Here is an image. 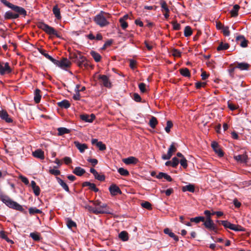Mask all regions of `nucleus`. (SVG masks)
<instances>
[{
  "mask_svg": "<svg viewBox=\"0 0 251 251\" xmlns=\"http://www.w3.org/2000/svg\"><path fill=\"white\" fill-rule=\"evenodd\" d=\"M0 1L5 6L12 9L17 13H14L11 11H7L4 15L5 19H15L19 17V14L24 16L26 15V11L25 10L21 7L15 5L6 0H0Z\"/></svg>",
  "mask_w": 251,
  "mask_h": 251,
  "instance_id": "f257e3e1",
  "label": "nucleus"
},
{
  "mask_svg": "<svg viewBox=\"0 0 251 251\" xmlns=\"http://www.w3.org/2000/svg\"><path fill=\"white\" fill-rule=\"evenodd\" d=\"M110 18V14L108 13L101 11L94 18L95 22L100 27L105 26L109 24L108 19Z\"/></svg>",
  "mask_w": 251,
  "mask_h": 251,
  "instance_id": "f03ea898",
  "label": "nucleus"
},
{
  "mask_svg": "<svg viewBox=\"0 0 251 251\" xmlns=\"http://www.w3.org/2000/svg\"><path fill=\"white\" fill-rule=\"evenodd\" d=\"M90 202L93 203L97 210L100 211V212H99V214L110 213L109 208L107 204L102 203L99 200L92 201Z\"/></svg>",
  "mask_w": 251,
  "mask_h": 251,
  "instance_id": "7ed1b4c3",
  "label": "nucleus"
},
{
  "mask_svg": "<svg viewBox=\"0 0 251 251\" xmlns=\"http://www.w3.org/2000/svg\"><path fill=\"white\" fill-rule=\"evenodd\" d=\"M1 201L9 207L22 211L24 209L22 205L18 203L17 202L12 201L9 197L3 196L1 197Z\"/></svg>",
  "mask_w": 251,
  "mask_h": 251,
  "instance_id": "20e7f679",
  "label": "nucleus"
},
{
  "mask_svg": "<svg viewBox=\"0 0 251 251\" xmlns=\"http://www.w3.org/2000/svg\"><path fill=\"white\" fill-rule=\"evenodd\" d=\"M37 26L42 29L47 34L50 35H54L57 37H60V36L58 34L57 32L55 29L51 26H49L47 24L44 23L40 22L37 24Z\"/></svg>",
  "mask_w": 251,
  "mask_h": 251,
  "instance_id": "39448f33",
  "label": "nucleus"
},
{
  "mask_svg": "<svg viewBox=\"0 0 251 251\" xmlns=\"http://www.w3.org/2000/svg\"><path fill=\"white\" fill-rule=\"evenodd\" d=\"M53 63L63 69L69 68L71 65V62L66 58H63L60 60L54 59Z\"/></svg>",
  "mask_w": 251,
  "mask_h": 251,
  "instance_id": "423d86ee",
  "label": "nucleus"
},
{
  "mask_svg": "<svg viewBox=\"0 0 251 251\" xmlns=\"http://www.w3.org/2000/svg\"><path fill=\"white\" fill-rule=\"evenodd\" d=\"M177 150L176 144L172 143L168 149V152L167 154H164L162 155V158L163 160H169L172 156L173 154L176 152Z\"/></svg>",
  "mask_w": 251,
  "mask_h": 251,
  "instance_id": "0eeeda50",
  "label": "nucleus"
},
{
  "mask_svg": "<svg viewBox=\"0 0 251 251\" xmlns=\"http://www.w3.org/2000/svg\"><path fill=\"white\" fill-rule=\"evenodd\" d=\"M11 71L12 70L10 67L8 63H0V74L1 75H4L6 74L10 73Z\"/></svg>",
  "mask_w": 251,
  "mask_h": 251,
  "instance_id": "6e6552de",
  "label": "nucleus"
},
{
  "mask_svg": "<svg viewBox=\"0 0 251 251\" xmlns=\"http://www.w3.org/2000/svg\"><path fill=\"white\" fill-rule=\"evenodd\" d=\"M203 225L209 230L216 232L217 228L211 218H206Z\"/></svg>",
  "mask_w": 251,
  "mask_h": 251,
  "instance_id": "1a4fd4ad",
  "label": "nucleus"
},
{
  "mask_svg": "<svg viewBox=\"0 0 251 251\" xmlns=\"http://www.w3.org/2000/svg\"><path fill=\"white\" fill-rule=\"evenodd\" d=\"M75 63L80 68H86L88 66V63L86 58L82 54L78 56V59L76 60Z\"/></svg>",
  "mask_w": 251,
  "mask_h": 251,
  "instance_id": "9d476101",
  "label": "nucleus"
},
{
  "mask_svg": "<svg viewBox=\"0 0 251 251\" xmlns=\"http://www.w3.org/2000/svg\"><path fill=\"white\" fill-rule=\"evenodd\" d=\"M98 78L104 87L108 88H110L111 87V83L110 82L108 77L106 75H100Z\"/></svg>",
  "mask_w": 251,
  "mask_h": 251,
  "instance_id": "9b49d317",
  "label": "nucleus"
},
{
  "mask_svg": "<svg viewBox=\"0 0 251 251\" xmlns=\"http://www.w3.org/2000/svg\"><path fill=\"white\" fill-rule=\"evenodd\" d=\"M110 194L112 196L117 195L118 194H121L122 192L118 186L115 184H112L109 188Z\"/></svg>",
  "mask_w": 251,
  "mask_h": 251,
  "instance_id": "f8f14e48",
  "label": "nucleus"
},
{
  "mask_svg": "<svg viewBox=\"0 0 251 251\" xmlns=\"http://www.w3.org/2000/svg\"><path fill=\"white\" fill-rule=\"evenodd\" d=\"M211 147L213 149L215 152L220 157L224 155V153L220 148L218 143L216 142H213L211 144Z\"/></svg>",
  "mask_w": 251,
  "mask_h": 251,
  "instance_id": "ddd939ff",
  "label": "nucleus"
},
{
  "mask_svg": "<svg viewBox=\"0 0 251 251\" xmlns=\"http://www.w3.org/2000/svg\"><path fill=\"white\" fill-rule=\"evenodd\" d=\"M0 117L6 122L10 123H12L13 120L9 117V115L6 111H0Z\"/></svg>",
  "mask_w": 251,
  "mask_h": 251,
  "instance_id": "4468645a",
  "label": "nucleus"
},
{
  "mask_svg": "<svg viewBox=\"0 0 251 251\" xmlns=\"http://www.w3.org/2000/svg\"><path fill=\"white\" fill-rule=\"evenodd\" d=\"M95 118V116L93 114L90 115L87 114H83L80 115V119L86 122L91 123Z\"/></svg>",
  "mask_w": 251,
  "mask_h": 251,
  "instance_id": "2eb2a0df",
  "label": "nucleus"
},
{
  "mask_svg": "<svg viewBox=\"0 0 251 251\" xmlns=\"http://www.w3.org/2000/svg\"><path fill=\"white\" fill-rule=\"evenodd\" d=\"M236 39L239 42L241 47L246 48L248 46V41L243 36H238L236 37Z\"/></svg>",
  "mask_w": 251,
  "mask_h": 251,
  "instance_id": "dca6fc26",
  "label": "nucleus"
},
{
  "mask_svg": "<svg viewBox=\"0 0 251 251\" xmlns=\"http://www.w3.org/2000/svg\"><path fill=\"white\" fill-rule=\"evenodd\" d=\"M123 161L126 165L135 164L138 162V160L135 157L130 156L123 159Z\"/></svg>",
  "mask_w": 251,
  "mask_h": 251,
  "instance_id": "f3484780",
  "label": "nucleus"
},
{
  "mask_svg": "<svg viewBox=\"0 0 251 251\" xmlns=\"http://www.w3.org/2000/svg\"><path fill=\"white\" fill-rule=\"evenodd\" d=\"M74 144L81 153H83L86 149H88L86 144H81L77 141L74 142Z\"/></svg>",
  "mask_w": 251,
  "mask_h": 251,
  "instance_id": "a211bd4d",
  "label": "nucleus"
},
{
  "mask_svg": "<svg viewBox=\"0 0 251 251\" xmlns=\"http://www.w3.org/2000/svg\"><path fill=\"white\" fill-rule=\"evenodd\" d=\"M32 155L34 157L39 158L40 159H44L45 158L44 152L41 149H38L32 152Z\"/></svg>",
  "mask_w": 251,
  "mask_h": 251,
  "instance_id": "6ab92c4d",
  "label": "nucleus"
},
{
  "mask_svg": "<svg viewBox=\"0 0 251 251\" xmlns=\"http://www.w3.org/2000/svg\"><path fill=\"white\" fill-rule=\"evenodd\" d=\"M164 233L168 234L170 237L174 239L176 242L178 241V237L173 233L171 229L166 228L164 229Z\"/></svg>",
  "mask_w": 251,
  "mask_h": 251,
  "instance_id": "aec40b11",
  "label": "nucleus"
},
{
  "mask_svg": "<svg viewBox=\"0 0 251 251\" xmlns=\"http://www.w3.org/2000/svg\"><path fill=\"white\" fill-rule=\"evenodd\" d=\"M31 185L35 195L38 196L40 194V189L39 187L36 185V182L33 180L31 181Z\"/></svg>",
  "mask_w": 251,
  "mask_h": 251,
  "instance_id": "412c9836",
  "label": "nucleus"
},
{
  "mask_svg": "<svg viewBox=\"0 0 251 251\" xmlns=\"http://www.w3.org/2000/svg\"><path fill=\"white\" fill-rule=\"evenodd\" d=\"M250 67V65L247 63L242 62L238 63L235 68H238L240 70H247Z\"/></svg>",
  "mask_w": 251,
  "mask_h": 251,
  "instance_id": "4be33fe9",
  "label": "nucleus"
},
{
  "mask_svg": "<svg viewBox=\"0 0 251 251\" xmlns=\"http://www.w3.org/2000/svg\"><path fill=\"white\" fill-rule=\"evenodd\" d=\"M234 158L236 161L241 163H243L246 162L247 159V155L246 154H243L234 156Z\"/></svg>",
  "mask_w": 251,
  "mask_h": 251,
  "instance_id": "5701e85b",
  "label": "nucleus"
},
{
  "mask_svg": "<svg viewBox=\"0 0 251 251\" xmlns=\"http://www.w3.org/2000/svg\"><path fill=\"white\" fill-rule=\"evenodd\" d=\"M156 177L159 179L164 178L165 179H166L169 182L172 181V178H171L170 176L164 173H159L158 175Z\"/></svg>",
  "mask_w": 251,
  "mask_h": 251,
  "instance_id": "b1692460",
  "label": "nucleus"
},
{
  "mask_svg": "<svg viewBox=\"0 0 251 251\" xmlns=\"http://www.w3.org/2000/svg\"><path fill=\"white\" fill-rule=\"evenodd\" d=\"M40 92V90L38 89H36L35 91L34 100L36 103H38L40 101L41 99Z\"/></svg>",
  "mask_w": 251,
  "mask_h": 251,
  "instance_id": "393cba45",
  "label": "nucleus"
},
{
  "mask_svg": "<svg viewBox=\"0 0 251 251\" xmlns=\"http://www.w3.org/2000/svg\"><path fill=\"white\" fill-rule=\"evenodd\" d=\"M73 173L78 176H81L85 173V171L84 169L76 167L74 170Z\"/></svg>",
  "mask_w": 251,
  "mask_h": 251,
  "instance_id": "a878e982",
  "label": "nucleus"
},
{
  "mask_svg": "<svg viewBox=\"0 0 251 251\" xmlns=\"http://www.w3.org/2000/svg\"><path fill=\"white\" fill-rule=\"evenodd\" d=\"M56 179L58 183L62 186V187L67 192H69V188L67 184L60 178L57 177Z\"/></svg>",
  "mask_w": 251,
  "mask_h": 251,
  "instance_id": "bb28decb",
  "label": "nucleus"
},
{
  "mask_svg": "<svg viewBox=\"0 0 251 251\" xmlns=\"http://www.w3.org/2000/svg\"><path fill=\"white\" fill-rule=\"evenodd\" d=\"M83 186H89L91 190H93L95 192H98L99 191L98 188L96 187V186L94 183H92L89 182H84L83 183Z\"/></svg>",
  "mask_w": 251,
  "mask_h": 251,
  "instance_id": "cd10ccee",
  "label": "nucleus"
},
{
  "mask_svg": "<svg viewBox=\"0 0 251 251\" xmlns=\"http://www.w3.org/2000/svg\"><path fill=\"white\" fill-rule=\"evenodd\" d=\"M52 11H53V13L55 17L57 19H60L61 18V16L60 15V9L58 8L57 5H55L53 7Z\"/></svg>",
  "mask_w": 251,
  "mask_h": 251,
  "instance_id": "c85d7f7f",
  "label": "nucleus"
},
{
  "mask_svg": "<svg viewBox=\"0 0 251 251\" xmlns=\"http://www.w3.org/2000/svg\"><path fill=\"white\" fill-rule=\"evenodd\" d=\"M38 50L41 54L44 55L46 58L48 59L50 61H51L52 63L53 61H54V59L51 56H50L48 53H47L45 50L41 49H39Z\"/></svg>",
  "mask_w": 251,
  "mask_h": 251,
  "instance_id": "c756f323",
  "label": "nucleus"
},
{
  "mask_svg": "<svg viewBox=\"0 0 251 251\" xmlns=\"http://www.w3.org/2000/svg\"><path fill=\"white\" fill-rule=\"evenodd\" d=\"M119 237L123 241H127L128 240V234L126 231H123L119 234Z\"/></svg>",
  "mask_w": 251,
  "mask_h": 251,
  "instance_id": "7c9ffc66",
  "label": "nucleus"
},
{
  "mask_svg": "<svg viewBox=\"0 0 251 251\" xmlns=\"http://www.w3.org/2000/svg\"><path fill=\"white\" fill-rule=\"evenodd\" d=\"M239 8L240 6L238 4H235L233 6L232 9L230 11V14L232 17H236L238 15Z\"/></svg>",
  "mask_w": 251,
  "mask_h": 251,
  "instance_id": "2f4dec72",
  "label": "nucleus"
},
{
  "mask_svg": "<svg viewBox=\"0 0 251 251\" xmlns=\"http://www.w3.org/2000/svg\"><path fill=\"white\" fill-rule=\"evenodd\" d=\"M58 105L61 108H68L70 106V103L68 100H63L59 102Z\"/></svg>",
  "mask_w": 251,
  "mask_h": 251,
  "instance_id": "473e14b6",
  "label": "nucleus"
},
{
  "mask_svg": "<svg viewBox=\"0 0 251 251\" xmlns=\"http://www.w3.org/2000/svg\"><path fill=\"white\" fill-rule=\"evenodd\" d=\"M158 122L157 119L155 117H151L149 122L150 126L152 128H154L157 125Z\"/></svg>",
  "mask_w": 251,
  "mask_h": 251,
  "instance_id": "72a5a7b5",
  "label": "nucleus"
},
{
  "mask_svg": "<svg viewBox=\"0 0 251 251\" xmlns=\"http://www.w3.org/2000/svg\"><path fill=\"white\" fill-rule=\"evenodd\" d=\"M229 47V46L228 44L223 43V42H221L217 47V50L218 51L228 49Z\"/></svg>",
  "mask_w": 251,
  "mask_h": 251,
  "instance_id": "f704fd0d",
  "label": "nucleus"
},
{
  "mask_svg": "<svg viewBox=\"0 0 251 251\" xmlns=\"http://www.w3.org/2000/svg\"><path fill=\"white\" fill-rule=\"evenodd\" d=\"M179 72L180 74L185 77H189L190 76V73L188 69L182 68L179 70Z\"/></svg>",
  "mask_w": 251,
  "mask_h": 251,
  "instance_id": "c9c22d12",
  "label": "nucleus"
},
{
  "mask_svg": "<svg viewBox=\"0 0 251 251\" xmlns=\"http://www.w3.org/2000/svg\"><path fill=\"white\" fill-rule=\"evenodd\" d=\"M90 54L93 57L95 61L97 62L100 61L101 57L99 53L96 52L95 51H91Z\"/></svg>",
  "mask_w": 251,
  "mask_h": 251,
  "instance_id": "e433bc0d",
  "label": "nucleus"
},
{
  "mask_svg": "<svg viewBox=\"0 0 251 251\" xmlns=\"http://www.w3.org/2000/svg\"><path fill=\"white\" fill-rule=\"evenodd\" d=\"M182 191L183 192L189 191L190 192H194L195 191V187L192 184H189L183 186L182 188Z\"/></svg>",
  "mask_w": 251,
  "mask_h": 251,
  "instance_id": "4c0bfd02",
  "label": "nucleus"
},
{
  "mask_svg": "<svg viewBox=\"0 0 251 251\" xmlns=\"http://www.w3.org/2000/svg\"><path fill=\"white\" fill-rule=\"evenodd\" d=\"M160 4L161 7L162 8V12L165 11V12H170V10L168 7V5H167L166 2L164 0H161L160 2Z\"/></svg>",
  "mask_w": 251,
  "mask_h": 251,
  "instance_id": "58836bf2",
  "label": "nucleus"
},
{
  "mask_svg": "<svg viewBox=\"0 0 251 251\" xmlns=\"http://www.w3.org/2000/svg\"><path fill=\"white\" fill-rule=\"evenodd\" d=\"M81 54V53L80 51L71 53L70 54V59H72L74 62H75L76 60L78 59V56Z\"/></svg>",
  "mask_w": 251,
  "mask_h": 251,
  "instance_id": "ea45409f",
  "label": "nucleus"
},
{
  "mask_svg": "<svg viewBox=\"0 0 251 251\" xmlns=\"http://www.w3.org/2000/svg\"><path fill=\"white\" fill-rule=\"evenodd\" d=\"M57 131L59 135H62L70 132V130L65 127H59L57 129Z\"/></svg>",
  "mask_w": 251,
  "mask_h": 251,
  "instance_id": "a19ab883",
  "label": "nucleus"
},
{
  "mask_svg": "<svg viewBox=\"0 0 251 251\" xmlns=\"http://www.w3.org/2000/svg\"><path fill=\"white\" fill-rule=\"evenodd\" d=\"M205 220V218L203 217L199 216L195 218H192L190 219V221L191 222H195L196 223H199L200 222H204Z\"/></svg>",
  "mask_w": 251,
  "mask_h": 251,
  "instance_id": "79ce46f5",
  "label": "nucleus"
},
{
  "mask_svg": "<svg viewBox=\"0 0 251 251\" xmlns=\"http://www.w3.org/2000/svg\"><path fill=\"white\" fill-rule=\"evenodd\" d=\"M184 34L185 37H189L192 34V30L190 26H187L185 27Z\"/></svg>",
  "mask_w": 251,
  "mask_h": 251,
  "instance_id": "37998d69",
  "label": "nucleus"
},
{
  "mask_svg": "<svg viewBox=\"0 0 251 251\" xmlns=\"http://www.w3.org/2000/svg\"><path fill=\"white\" fill-rule=\"evenodd\" d=\"M29 213L30 215H34L35 214L41 213L42 211L36 207H30L28 209Z\"/></svg>",
  "mask_w": 251,
  "mask_h": 251,
  "instance_id": "c03bdc74",
  "label": "nucleus"
},
{
  "mask_svg": "<svg viewBox=\"0 0 251 251\" xmlns=\"http://www.w3.org/2000/svg\"><path fill=\"white\" fill-rule=\"evenodd\" d=\"M230 229L233 230L234 231H243V227L240 226L236 225L233 224H231L230 227Z\"/></svg>",
  "mask_w": 251,
  "mask_h": 251,
  "instance_id": "a18cd8bd",
  "label": "nucleus"
},
{
  "mask_svg": "<svg viewBox=\"0 0 251 251\" xmlns=\"http://www.w3.org/2000/svg\"><path fill=\"white\" fill-rule=\"evenodd\" d=\"M118 172L121 175L123 176H127L129 175L128 171L123 168H120L118 170Z\"/></svg>",
  "mask_w": 251,
  "mask_h": 251,
  "instance_id": "49530a36",
  "label": "nucleus"
},
{
  "mask_svg": "<svg viewBox=\"0 0 251 251\" xmlns=\"http://www.w3.org/2000/svg\"><path fill=\"white\" fill-rule=\"evenodd\" d=\"M67 225L69 228L76 226L75 223L70 219H68L67 220Z\"/></svg>",
  "mask_w": 251,
  "mask_h": 251,
  "instance_id": "de8ad7c7",
  "label": "nucleus"
},
{
  "mask_svg": "<svg viewBox=\"0 0 251 251\" xmlns=\"http://www.w3.org/2000/svg\"><path fill=\"white\" fill-rule=\"evenodd\" d=\"M30 236L36 241H39L40 239V236L39 234L36 232H32L30 234Z\"/></svg>",
  "mask_w": 251,
  "mask_h": 251,
  "instance_id": "09e8293b",
  "label": "nucleus"
},
{
  "mask_svg": "<svg viewBox=\"0 0 251 251\" xmlns=\"http://www.w3.org/2000/svg\"><path fill=\"white\" fill-rule=\"evenodd\" d=\"M172 55L175 57L181 56V52L178 50L174 49L172 51Z\"/></svg>",
  "mask_w": 251,
  "mask_h": 251,
  "instance_id": "8fccbe9b",
  "label": "nucleus"
},
{
  "mask_svg": "<svg viewBox=\"0 0 251 251\" xmlns=\"http://www.w3.org/2000/svg\"><path fill=\"white\" fill-rule=\"evenodd\" d=\"M86 208H87L88 209V210L90 212H92V213L95 214H99V212H100V211H98L96 210V208H95V207H92L91 206H90V205H88L86 207Z\"/></svg>",
  "mask_w": 251,
  "mask_h": 251,
  "instance_id": "3c124183",
  "label": "nucleus"
},
{
  "mask_svg": "<svg viewBox=\"0 0 251 251\" xmlns=\"http://www.w3.org/2000/svg\"><path fill=\"white\" fill-rule=\"evenodd\" d=\"M141 206L143 207H144L146 209H147L148 210H151L152 208L151 204L148 201H145L144 202H142L141 203Z\"/></svg>",
  "mask_w": 251,
  "mask_h": 251,
  "instance_id": "603ef678",
  "label": "nucleus"
},
{
  "mask_svg": "<svg viewBox=\"0 0 251 251\" xmlns=\"http://www.w3.org/2000/svg\"><path fill=\"white\" fill-rule=\"evenodd\" d=\"M173 125L172 122L171 121H168L167 122V126H166L165 129L166 132L169 133L170 131V129L172 127Z\"/></svg>",
  "mask_w": 251,
  "mask_h": 251,
  "instance_id": "864d4df0",
  "label": "nucleus"
},
{
  "mask_svg": "<svg viewBox=\"0 0 251 251\" xmlns=\"http://www.w3.org/2000/svg\"><path fill=\"white\" fill-rule=\"evenodd\" d=\"M97 147L99 149L100 151H104L106 150V146L102 142L99 141L97 144Z\"/></svg>",
  "mask_w": 251,
  "mask_h": 251,
  "instance_id": "5fc2aeb1",
  "label": "nucleus"
},
{
  "mask_svg": "<svg viewBox=\"0 0 251 251\" xmlns=\"http://www.w3.org/2000/svg\"><path fill=\"white\" fill-rule=\"evenodd\" d=\"M171 161L172 162V167L173 168H176L178 165L179 162L178 159L176 157H173Z\"/></svg>",
  "mask_w": 251,
  "mask_h": 251,
  "instance_id": "6e6d98bb",
  "label": "nucleus"
},
{
  "mask_svg": "<svg viewBox=\"0 0 251 251\" xmlns=\"http://www.w3.org/2000/svg\"><path fill=\"white\" fill-rule=\"evenodd\" d=\"M180 165L184 168H186L188 166L187 161L184 157L183 158H181L180 160Z\"/></svg>",
  "mask_w": 251,
  "mask_h": 251,
  "instance_id": "4d7b16f0",
  "label": "nucleus"
},
{
  "mask_svg": "<svg viewBox=\"0 0 251 251\" xmlns=\"http://www.w3.org/2000/svg\"><path fill=\"white\" fill-rule=\"evenodd\" d=\"M171 24L173 25V29L175 30H178L180 29V25L176 21H173Z\"/></svg>",
  "mask_w": 251,
  "mask_h": 251,
  "instance_id": "13d9d810",
  "label": "nucleus"
},
{
  "mask_svg": "<svg viewBox=\"0 0 251 251\" xmlns=\"http://www.w3.org/2000/svg\"><path fill=\"white\" fill-rule=\"evenodd\" d=\"M95 178L100 181H104L105 179V176L103 175L99 174L97 172V175H94Z\"/></svg>",
  "mask_w": 251,
  "mask_h": 251,
  "instance_id": "bf43d9fd",
  "label": "nucleus"
},
{
  "mask_svg": "<svg viewBox=\"0 0 251 251\" xmlns=\"http://www.w3.org/2000/svg\"><path fill=\"white\" fill-rule=\"evenodd\" d=\"M119 22L120 23L121 26L123 29H126L128 26V24L124 21V19H120Z\"/></svg>",
  "mask_w": 251,
  "mask_h": 251,
  "instance_id": "052dcab7",
  "label": "nucleus"
},
{
  "mask_svg": "<svg viewBox=\"0 0 251 251\" xmlns=\"http://www.w3.org/2000/svg\"><path fill=\"white\" fill-rule=\"evenodd\" d=\"M87 161L88 162H90V163H91L92 165L94 167L98 163V161L97 159H95V158H88L87 159Z\"/></svg>",
  "mask_w": 251,
  "mask_h": 251,
  "instance_id": "680f3d73",
  "label": "nucleus"
},
{
  "mask_svg": "<svg viewBox=\"0 0 251 251\" xmlns=\"http://www.w3.org/2000/svg\"><path fill=\"white\" fill-rule=\"evenodd\" d=\"M222 225L225 227L227 228H229L231 223L228 222L227 221H220Z\"/></svg>",
  "mask_w": 251,
  "mask_h": 251,
  "instance_id": "e2e57ef3",
  "label": "nucleus"
},
{
  "mask_svg": "<svg viewBox=\"0 0 251 251\" xmlns=\"http://www.w3.org/2000/svg\"><path fill=\"white\" fill-rule=\"evenodd\" d=\"M139 88L140 91L142 93H145L146 90V84L144 83H141L139 84Z\"/></svg>",
  "mask_w": 251,
  "mask_h": 251,
  "instance_id": "0e129e2a",
  "label": "nucleus"
},
{
  "mask_svg": "<svg viewBox=\"0 0 251 251\" xmlns=\"http://www.w3.org/2000/svg\"><path fill=\"white\" fill-rule=\"evenodd\" d=\"M223 33L225 36H228L230 34V31L228 27H223Z\"/></svg>",
  "mask_w": 251,
  "mask_h": 251,
  "instance_id": "69168bd1",
  "label": "nucleus"
},
{
  "mask_svg": "<svg viewBox=\"0 0 251 251\" xmlns=\"http://www.w3.org/2000/svg\"><path fill=\"white\" fill-rule=\"evenodd\" d=\"M173 188H169L166 191H162L161 193H165L166 196H169L173 193Z\"/></svg>",
  "mask_w": 251,
  "mask_h": 251,
  "instance_id": "338daca9",
  "label": "nucleus"
},
{
  "mask_svg": "<svg viewBox=\"0 0 251 251\" xmlns=\"http://www.w3.org/2000/svg\"><path fill=\"white\" fill-rule=\"evenodd\" d=\"M206 85L205 82H198L196 83V87L197 89H200L201 87H204Z\"/></svg>",
  "mask_w": 251,
  "mask_h": 251,
  "instance_id": "774afa93",
  "label": "nucleus"
}]
</instances>
